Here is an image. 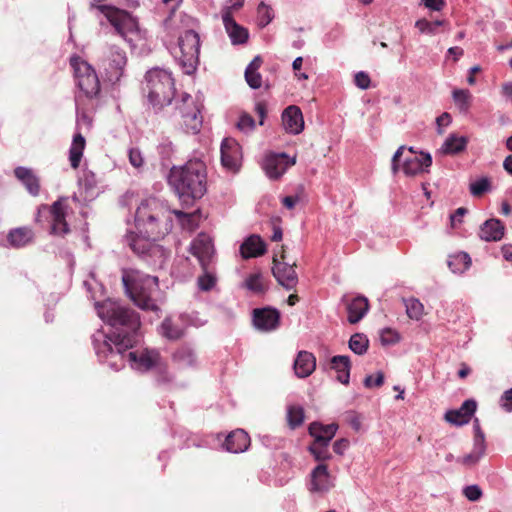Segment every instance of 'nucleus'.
Segmentation results:
<instances>
[{
	"instance_id": "1",
	"label": "nucleus",
	"mask_w": 512,
	"mask_h": 512,
	"mask_svg": "<svg viewBox=\"0 0 512 512\" xmlns=\"http://www.w3.org/2000/svg\"><path fill=\"white\" fill-rule=\"evenodd\" d=\"M173 214L179 220L190 218L185 212L172 211L167 204L156 197L141 201L135 212V226L139 234L128 232L124 242L143 262L153 269H161L170 256V251L156 240L168 235L173 227Z\"/></svg>"
},
{
	"instance_id": "2",
	"label": "nucleus",
	"mask_w": 512,
	"mask_h": 512,
	"mask_svg": "<svg viewBox=\"0 0 512 512\" xmlns=\"http://www.w3.org/2000/svg\"><path fill=\"white\" fill-rule=\"evenodd\" d=\"M95 309L98 316L113 328L111 335L102 331L93 334L95 353L100 362L119 371L124 367V352L140 341V316L130 307L111 299L96 302Z\"/></svg>"
},
{
	"instance_id": "3",
	"label": "nucleus",
	"mask_w": 512,
	"mask_h": 512,
	"mask_svg": "<svg viewBox=\"0 0 512 512\" xmlns=\"http://www.w3.org/2000/svg\"><path fill=\"white\" fill-rule=\"evenodd\" d=\"M168 183L183 203H193L202 198L207 191L205 163L199 159H193L183 166H173L168 175Z\"/></svg>"
},
{
	"instance_id": "4",
	"label": "nucleus",
	"mask_w": 512,
	"mask_h": 512,
	"mask_svg": "<svg viewBox=\"0 0 512 512\" xmlns=\"http://www.w3.org/2000/svg\"><path fill=\"white\" fill-rule=\"evenodd\" d=\"M122 282L128 297L142 310L158 311L153 295L158 289V278L138 270H125Z\"/></svg>"
},
{
	"instance_id": "5",
	"label": "nucleus",
	"mask_w": 512,
	"mask_h": 512,
	"mask_svg": "<svg viewBox=\"0 0 512 512\" xmlns=\"http://www.w3.org/2000/svg\"><path fill=\"white\" fill-rule=\"evenodd\" d=\"M142 91L155 112L161 111L171 104L175 95V83L171 72L158 67L150 69L145 75Z\"/></svg>"
},
{
	"instance_id": "6",
	"label": "nucleus",
	"mask_w": 512,
	"mask_h": 512,
	"mask_svg": "<svg viewBox=\"0 0 512 512\" xmlns=\"http://www.w3.org/2000/svg\"><path fill=\"white\" fill-rule=\"evenodd\" d=\"M91 9H95L100 15H103L114 28L116 34L128 42L131 41L129 35L136 34L139 30L137 19L125 10L110 5H96L94 3H91Z\"/></svg>"
},
{
	"instance_id": "7",
	"label": "nucleus",
	"mask_w": 512,
	"mask_h": 512,
	"mask_svg": "<svg viewBox=\"0 0 512 512\" xmlns=\"http://www.w3.org/2000/svg\"><path fill=\"white\" fill-rule=\"evenodd\" d=\"M179 53H175V59L185 74L195 72L199 63L200 37L194 30H186L178 39Z\"/></svg>"
},
{
	"instance_id": "8",
	"label": "nucleus",
	"mask_w": 512,
	"mask_h": 512,
	"mask_svg": "<svg viewBox=\"0 0 512 512\" xmlns=\"http://www.w3.org/2000/svg\"><path fill=\"white\" fill-rule=\"evenodd\" d=\"M173 117L179 121L186 133L197 134L201 130L203 119L200 108L188 93H183L176 101Z\"/></svg>"
},
{
	"instance_id": "9",
	"label": "nucleus",
	"mask_w": 512,
	"mask_h": 512,
	"mask_svg": "<svg viewBox=\"0 0 512 512\" xmlns=\"http://www.w3.org/2000/svg\"><path fill=\"white\" fill-rule=\"evenodd\" d=\"M76 84L86 97L92 98L100 91V82L93 67L78 56L70 58Z\"/></svg>"
},
{
	"instance_id": "10",
	"label": "nucleus",
	"mask_w": 512,
	"mask_h": 512,
	"mask_svg": "<svg viewBox=\"0 0 512 512\" xmlns=\"http://www.w3.org/2000/svg\"><path fill=\"white\" fill-rule=\"evenodd\" d=\"M129 362L132 369L146 372L156 368L161 363L160 353L156 349L144 348L141 350L124 352V364Z\"/></svg>"
},
{
	"instance_id": "11",
	"label": "nucleus",
	"mask_w": 512,
	"mask_h": 512,
	"mask_svg": "<svg viewBox=\"0 0 512 512\" xmlns=\"http://www.w3.org/2000/svg\"><path fill=\"white\" fill-rule=\"evenodd\" d=\"M295 163V156L291 158L284 152L271 153L264 159L263 169L269 179L277 180Z\"/></svg>"
},
{
	"instance_id": "12",
	"label": "nucleus",
	"mask_w": 512,
	"mask_h": 512,
	"mask_svg": "<svg viewBox=\"0 0 512 512\" xmlns=\"http://www.w3.org/2000/svg\"><path fill=\"white\" fill-rule=\"evenodd\" d=\"M190 251L195 256L203 270L210 265L214 255V245L211 237L205 233H200L191 242Z\"/></svg>"
},
{
	"instance_id": "13",
	"label": "nucleus",
	"mask_w": 512,
	"mask_h": 512,
	"mask_svg": "<svg viewBox=\"0 0 512 512\" xmlns=\"http://www.w3.org/2000/svg\"><path fill=\"white\" fill-rule=\"evenodd\" d=\"M280 323V313L276 308L264 307L253 311V324L264 332L275 330Z\"/></svg>"
},
{
	"instance_id": "14",
	"label": "nucleus",
	"mask_w": 512,
	"mask_h": 512,
	"mask_svg": "<svg viewBox=\"0 0 512 512\" xmlns=\"http://www.w3.org/2000/svg\"><path fill=\"white\" fill-rule=\"evenodd\" d=\"M272 274L277 282L286 290H292L298 283V276L293 265L273 260Z\"/></svg>"
},
{
	"instance_id": "15",
	"label": "nucleus",
	"mask_w": 512,
	"mask_h": 512,
	"mask_svg": "<svg viewBox=\"0 0 512 512\" xmlns=\"http://www.w3.org/2000/svg\"><path fill=\"white\" fill-rule=\"evenodd\" d=\"M284 130L292 135L300 134L304 129V119L301 109L296 105H290L284 109L281 115Z\"/></svg>"
},
{
	"instance_id": "16",
	"label": "nucleus",
	"mask_w": 512,
	"mask_h": 512,
	"mask_svg": "<svg viewBox=\"0 0 512 512\" xmlns=\"http://www.w3.org/2000/svg\"><path fill=\"white\" fill-rule=\"evenodd\" d=\"M222 20L225 30L233 45H241L247 42L249 34L246 28L240 26L233 18L230 9L222 10Z\"/></svg>"
},
{
	"instance_id": "17",
	"label": "nucleus",
	"mask_w": 512,
	"mask_h": 512,
	"mask_svg": "<svg viewBox=\"0 0 512 512\" xmlns=\"http://www.w3.org/2000/svg\"><path fill=\"white\" fill-rule=\"evenodd\" d=\"M65 198L55 201L50 207L49 212L52 217L51 234L64 236L70 229L66 222V207L63 204Z\"/></svg>"
},
{
	"instance_id": "18",
	"label": "nucleus",
	"mask_w": 512,
	"mask_h": 512,
	"mask_svg": "<svg viewBox=\"0 0 512 512\" xmlns=\"http://www.w3.org/2000/svg\"><path fill=\"white\" fill-rule=\"evenodd\" d=\"M309 490L311 492H327L332 486V480L326 464H318L310 474Z\"/></svg>"
},
{
	"instance_id": "19",
	"label": "nucleus",
	"mask_w": 512,
	"mask_h": 512,
	"mask_svg": "<svg viewBox=\"0 0 512 512\" xmlns=\"http://www.w3.org/2000/svg\"><path fill=\"white\" fill-rule=\"evenodd\" d=\"M432 164V157L430 153H421L418 155L406 156L403 164L402 171L406 176H415L429 168Z\"/></svg>"
},
{
	"instance_id": "20",
	"label": "nucleus",
	"mask_w": 512,
	"mask_h": 512,
	"mask_svg": "<svg viewBox=\"0 0 512 512\" xmlns=\"http://www.w3.org/2000/svg\"><path fill=\"white\" fill-rule=\"evenodd\" d=\"M476 408V401L473 399H467L462 403L459 409L447 411L445 419L447 422L456 426L465 425L470 421L472 415L476 411Z\"/></svg>"
},
{
	"instance_id": "21",
	"label": "nucleus",
	"mask_w": 512,
	"mask_h": 512,
	"mask_svg": "<svg viewBox=\"0 0 512 512\" xmlns=\"http://www.w3.org/2000/svg\"><path fill=\"white\" fill-rule=\"evenodd\" d=\"M240 146L233 138H225L221 143V162L229 170L238 167Z\"/></svg>"
},
{
	"instance_id": "22",
	"label": "nucleus",
	"mask_w": 512,
	"mask_h": 512,
	"mask_svg": "<svg viewBox=\"0 0 512 512\" xmlns=\"http://www.w3.org/2000/svg\"><path fill=\"white\" fill-rule=\"evenodd\" d=\"M127 63L126 53L119 47H109L108 68L110 80H119Z\"/></svg>"
},
{
	"instance_id": "23",
	"label": "nucleus",
	"mask_w": 512,
	"mask_h": 512,
	"mask_svg": "<svg viewBox=\"0 0 512 512\" xmlns=\"http://www.w3.org/2000/svg\"><path fill=\"white\" fill-rule=\"evenodd\" d=\"M14 175L24 185L30 195L34 197L39 195L40 180L32 169L18 166L14 169Z\"/></svg>"
},
{
	"instance_id": "24",
	"label": "nucleus",
	"mask_w": 512,
	"mask_h": 512,
	"mask_svg": "<svg viewBox=\"0 0 512 512\" xmlns=\"http://www.w3.org/2000/svg\"><path fill=\"white\" fill-rule=\"evenodd\" d=\"M224 448L231 453H242L250 445V437L243 429H236L227 435Z\"/></svg>"
},
{
	"instance_id": "25",
	"label": "nucleus",
	"mask_w": 512,
	"mask_h": 512,
	"mask_svg": "<svg viewBox=\"0 0 512 512\" xmlns=\"http://www.w3.org/2000/svg\"><path fill=\"white\" fill-rule=\"evenodd\" d=\"M504 230V225L499 219L491 218L480 226L479 237L486 242H497L503 238Z\"/></svg>"
},
{
	"instance_id": "26",
	"label": "nucleus",
	"mask_w": 512,
	"mask_h": 512,
	"mask_svg": "<svg viewBox=\"0 0 512 512\" xmlns=\"http://www.w3.org/2000/svg\"><path fill=\"white\" fill-rule=\"evenodd\" d=\"M295 375L299 378L310 376L316 368V358L308 351H300L293 364Z\"/></svg>"
},
{
	"instance_id": "27",
	"label": "nucleus",
	"mask_w": 512,
	"mask_h": 512,
	"mask_svg": "<svg viewBox=\"0 0 512 512\" xmlns=\"http://www.w3.org/2000/svg\"><path fill=\"white\" fill-rule=\"evenodd\" d=\"M266 252V244L259 235H250L240 246V254L244 259L256 258Z\"/></svg>"
},
{
	"instance_id": "28",
	"label": "nucleus",
	"mask_w": 512,
	"mask_h": 512,
	"mask_svg": "<svg viewBox=\"0 0 512 512\" xmlns=\"http://www.w3.org/2000/svg\"><path fill=\"white\" fill-rule=\"evenodd\" d=\"M348 321L351 324L358 323L368 312V299L364 296H357L346 303Z\"/></svg>"
},
{
	"instance_id": "29",
	"label": "nucleus",
	"mask_w": 512,
	"mask_h": 512,
	"mask_svg": "<svg viewBox=\"0 0 512 512\" xmlns=\"http://www.w3.org/2000/svg\"><path fill=\"white\" fill-rule=\"evenodd\" d=\"M34 233L28 227L11 229L7 234L9 246L15 249L23 248L33 242Z\"/></svg>"
},
{
	"instance_id": "30",
	"label": "nucleus",
	"mask_w": 512,
	"mask_h": 512,
	"mask_svg": "<svg viewBox=\"0 0 512 512\" xmlns=\"http://www.w3.org/2000/svg\"><path fill=\"white\" fill-rule=\"evenodd\" d=\"M338 430L335 423L324 425L320 422H312L309 425V434L314 438V442L330 443Z\"/></svg>"
},
{
	"instance_id": "31",
	"label": "nucleus",
	"mask_w": 512,
	"mask_h": 512,
	"mask_svg": "<svg viewBox=\"0 0 512 512\" xmlns=\"http://www.w3.org/2000/svg\"><path fill=\"white\" fill-rule=\"evenodd\" d=\"M331 369L337 373L336 379L344 384L348 385L350 381V370L351 361L347 355H336L331 358Z\"/></svg>"
},
{
	"instance_id": "32",
	"label": "nucleus",
	"mask_w": 512,
	"mask_h": 512,
	"mask_svg": "<svg viewBox=\"0 0 512 512\" xmlns=\"http://www.w3.org/2000/svg\"><path fill=\"white\" fill-rule=\"evenodd\" d=\"M86 141L84 136L78 132L73 136L72 143L69 148V162L73 169H77L80 165Z\"/></svg>"
},
{
	"instance_id": "33",
	"label": "nucleus",
	"mask_w": 512,
	"mask_h": 512,
	"mask_svg": "<svg viewBox=\"0 0 512 512\" xmlns=\"http://www.w3.org/2000/svg\"><path fill=\"white\" fill-rule=\"evenodd\" d=\"M173 360L180 367H194L197 362V356L192 347L182 345L174 352Z\"/></svg>"
},
{
	"instance_id": "34",
	"label": "nucleus",
	"mask_w": 512,
	"mask_h": 512,
	"mask_svg": "<svg viewBox=\"0 0 512 512\" xmlns=\"http://www.w3.org/2000/svg\"><path fill=\"white\" fill-rule=\"evenodd\" d=\"M485 453L486 442H483L482 437L479 436L477 441H474L473 450L464 457L457 458L456 461L465 466L471 467L476 465L480 461V459L485 455Z\"/></svg>"
},
{
	"instance_id": "35",
	"label": "nucleus",
	"mask_w": 512,
	"mask_h": 512,
	"mask_svg": "<svg viewBox=\"0 0 512 512\" xmlns=\"http://www.w3.org/2000/svg\"><path fill=\"white\" fill-rule=\"evenodd\" d=\"M261 64V57L256 56L245 69V80L252 89H258L262 85V76L258 72Z\"/></svg>"
},
{
	"instance_id": "36",
	"label": "nucleus",
	"mask_w": 512,
	"mask_h": 512,
	"mask_svg": "<svg viewBox=\"0 0 512 512\" xmlns=\"http://www.w3.org/2000/svg\"><path fill=\"white\" fill-rule=\"evenodd\" d=\"M468 139L465 136L451 134L446 138L441 146L443 154H457L465 150Z\"/></svg>"
},
{
	"instance_id": "37",
	"label": "nucleus",
	"mask_w": 512,
	"mask_h": 512,
	"mask_svg": "<svg viewBox=\"0 0 512 512\" xmlns=\"http://www.w3.org/2000/svg\"><path fill=\"white\" fill-rule=\"evenodd\" d=\"M242 287L257 295L265 293L268 289V285L261 272L250 274L242 283Z\"/></svg>"
},
{
	"instance_id": "38",
	"label": "nucleus",
	"mask_w": 512,
	"mask_h": 512,
	"mask_svg": "<svg viewBox=\"0 0 512 512\" xmlns=\"http://www.w3.org/2000/svg\"><path fill=\"white\" fill-rule=\"evenodd\" d=\"M471 257L466 252H458L450 255L447 261L448 267L453 273H463L471 266Z\"/></svg>"
},
{
	"instance_id": "39",
	"label": "nucleus",
	"mask_w": 512,
	"mask_h": 512,
	"mask_svg": "<svg viewBox=\"0 0 512 512\" xmlns=\"http://www.w3.org/2000/svg\"><path fill=\"white\" fill-rule=\"evenodd\" d=\"M159 333L168 340L176 341L184 336V329L166 317L159 327Z\"/></svg>"
},
{
	"instance_id": "40",
	"label": "nucleus",
	"mask_w": 512,
	"mask_h": 512,
	"mask_svg": "<svg viewBox=\"0 0 512 512\" xmlns=\"http://www.w3.org/2000/svg\"><path fill=\"white\" fill-rule=\"evenodd\" d=\"M455 105L462 114H467L471 106L472 95L467 89H455L452 92Z\"/></svg>"
},
{
	"instance_id": "41",
	"label": "nucleus",
	"mask_w": 512,
	"mask_h": 512,
	"mask_svg": "<svg viewBox=\"0 0 512 512\" xmlns=\"http://www.w3.org/2000/svg\"><path fill=\"white\" fill-rule=\"evenodd\" d=\"M348 345L355 354L364 355L369 347V339L363 333H355L350 337Z\"/></svg>"
},
{
	"instance_id": "42",
	"label": "nucleus",
	"mask_w": 512,
	"mask_h": 512,
	"mask_svg": "<svg viewBox=\"0 0 512 512\" xmlns=\"http://www.w3.org/2000/svg\"><path fill=\"white\" fill-rule=\"evenodd\" d=\"M329 443L324 442H313L308 447L309 452L313 455L315 460L323 462L331 459V453L328 450Z\"/></svg>"
},
{
	"instance_id": "43",
	"label": "nucleus",
	"mask_w": 512,
	"mask_h": 512,
	"mask_svg": "<svg viewBox=\"0 0 512 512\" xmlns=\"http://www.w3.org/2000/svg\"><path fill=\"white\" fill-rule=\"evenodd\" d=\"M287 421L290 428L299 427L304 421V409L298 405H292L287 410Z\"/></svg>"
},
{
	"instance_id": "44",
	"label": "nucleus",
	"mask_w": 512,
	"mask_h": 512,
	"mask_svg": "<svg viewBox=\"0 0 512 512\" xmlns=\"http://www.w3.org/2000/svg\"><path fill=\"white\" fill-rule=\"evenodd\" d=\"M203 271L204 273L198 277L197 283L201 291L208 292L215 287L217 278L216 275L209 270V266Z\"/></svg>"
},
{
	"instance_id": "45",
	"label": "nucleus",
	"mask_w": 512,
	"mask_h": 512,
	"mask_svg": "<svg viewBox=\"0 0 512 512\" xmlns=\"http://www.w3.org/2000/svg\"><path fill=\"white\" fill-rule=\"evenodd\" d=\"M406 313L409 318L419 320L423 315V304L416 298H409L404 300Z\"/></svg>"
},
{
	"instance_id": "46",
	"label": "nucleus",
	"mask_w": 512,
	"mask_h": 512,
	"mask_svg": "<svg viewBox=\"0 0 512 512\" xmlns=\"http://www.w3.org/2000/svg\"><path fill=\"white\" fill-rule=\"evenodd\" d=\"M469 190L474 197H480L491 190L490 180L487 177H482L472 182L469 186Z\"/></svg>"
},
{
	"instance_id": "47",
	"label": "nucleus",
	"mask_w": 512,
	"mask_h": 512,
	"mask_svg": "<svg viewBox=\"0 0 512 512\" xmlns=\"http://www.w3.org/2000/svg\"><path fill=\"white\" fill-rule=\"evenodd\" d=\"M258 24L261 27L267 26L274 18V13L271 7L261 2L257 8Z\"/></svg>"
},
{
	"instance_id": "48",
	"label": "nucleus",
	"mask_w": 512,
	"mask_h": 512,
	"mask_svg": "<svg viewBox=\"0 0 512 512\" xmlns=\"http://www.w3.org/2000/svg\"><path fill=\"white\" fill-rule=\"evenodd\" d=\"M256 127L255 120L253 117L247 113H243L240 115L239 120L237 122V128L244 132L249 133L253 131Z\"/></svg>"
},
{
	"instance_id": "49",
	"label": "nucleus",
	"mask_w": 512,
	"mask_h": 512,
	"mask_svg": "<svg viewBox=\"0 0 512 512\" xmlns=\"http://www.w3.org/2000/svg\"><path fill=\"white\" fill-rule=\"evenodd\" d=\"M155 369V379L159 385H168L172 382L173 376L168 372L166 365L160 363Z\"/></svg>"
},
{
	"instance_id": "50",
	"label": "nucleus",
	"mask_w": 512,
	"mask_h": 512,
	"mask_svg": "<svg viewBox=\"0 0 512 512\" xmlns=\"http://www.w3.org/2000/svg\"><path fill=\"white\" fill-rule=\"evenodd\" d=\"M380 341L384 346L393 345L399 341V335L395 330L385 328L381 331Z\"/></svg>"
},
{
	"instance_id": "51",
	"label": "nucleus",
	"mask_w": 512,
	"mask_h": 512,
	"mask_svg": "<svg viewBox=\"0 0 512 512\" xmlns=\"http://www.w3.org/2000/svg\"><path fill=\"white\" fill-rule=\"evenodd\" d=\"M463 494L468 500L475 502L482 497V490L476 484L469 485L463 489Z\"/></svg>"
},
{
	"instance_id": "52",
	"label": "nucleus",
	"mask_w": 512,
	"mask_h": 512,
	"mask_svg": "<svg viewBox=\"0 0 512 512\" xmlns=\"http://www.w3.org/2000/svg\"><path fill=\"white\" fill-rule=\"evenodd\" d=\"M354 83L358 88L366 90L370 87L371 79L368 73L359 71L355 74Z\"/></svg>"
},
{
	"instance_id": "53",
	"label": "nucleus",
	"mask_w": 512,
	"mask_h": 512,
	"mask_svg": "<svg viewBox=\"0 0 512 512\" xmlns=\"http://www.w3.org/2000/svg\"><path fill=\"white\" fill-rule=\"evenodd\" d=\"M363 383L366 388L380 387L384 383V374L379 371L375 378L373 375H367Z\"/></svg>"
},
{
	"instance_id": "54",
	"label": "nucleus",
	"mask_w": 512,
	"mask_h": 512,
	"mask_svg": "<svg viewBox=\"0 0 512 512\" xmlns=\"http://www.w3.org/2000/svg\"><path fill=\"white\" fill-rule=\"evenodd\" d=\"M415 27L420 31L422 34L427 35H435L437 34V31L434 29L431 21H428L426 19H419L415 22Z\"/></svg>"
},
{
	"instance_id": "55",
	"label": "nucleus",
	"mask_w": 512,
	"mask_h": 512,
	"mask_svg": "<svg viewBox=\"0 0 512 512\" xmlns=\"http://www.w3.org/2000/svg\"><path fill=\"white\" fill-rule=\"evenodd\" d=\"M129 162L132 166L139 168L143 165V156L138 148H131L128 152Z\"/></svg>"
},
{
	"instance_id": "56",
	"label": "nucleus",
	"mask_w": 512,
	"mask_h": 512,
	"mask_svg": "<svg viewBox=\"0 0 512 512\" xmlns=\"http://www.w3.org/2000/svg\"><path fill=\"white\" fill-rule=\"evenodd\" d=\"M501 407L507 411H512V388L506 390L500 398Z\"/></svg>"
},
{
	"instance_id": "57",
	"label": "nucleus",
	"mask_w": 512,
	"mask_h": 512,
	"mask_svg": "<svg viewBox=\"0 0 512 512\" xmlns=\"http://www.w3.org/2000/svg\"><path fill=\"white\" fill-rule=\"evenodd\" d=\"M157 150L162 158H169L173 152V144L171 141L165 140L158 145Z\"/></svg>"
},
{
	"instance_id": "58",
	"label": "nucleus",
	"mask_w": 512,
	"mask_h": 512,
	"mask_svg": "<svg viewBox=\"0 0 512 512\" xmlns=\"http://www.w3.org/2000/svg\"><path fill=\"white\" fill-rule=\"evenodd\" d=\"M350 442L346 438L338 439L333 444V451L338 455H343L348 449Z\"/></svg>"
},
{
	"instance_id": "59",
	"label": "nucleus",
	"mask_w": 512,
	"mask_h": 512,
	"mask_svg": "<svg viewBox=\"0 0 512 512\" xmlns=\"http://www.w3.org/2000/svg\"><path fill=\"white\" fill-rule=\"evenodd\" d=\"M406 149L405 146H400L396 152L394 153L393 157H392V161H391V170L393 172V174H396L399 169H400V164H399V161H400V157L401 155L403 154V151Z\"/></svg>"
},
{
	"instance_id": "60",
	"label": "nucleus",
	"mask_w": 512,
	"mask_h": 512,
	"mask_svg": "<svg viewBox=\"0 0 512 512\" xmlns=\"http://www.w3.org/2000/svg\"><path fill=\"white\" fill-rule=\"evenodd\" d=\"M421 2L432 11H441L446 5L444 0H421Z\"/></svg>"
},
{
	"instance_id": "61",
	"label": "nucleus",
	"mask_w": 512,
	"mask_h": 512,
	"mask_svg": "<svg viewBox=\"0 0 512 512\" xmlns=\"http://www.w3.org/2000/svg\"><path fill=\"white\" fill-rule=\"evenodd\" d=\"M347 421L355 431H359L361 429V418L356 412H349L347 415Z\"/></svg>"
},
{
	"instance_id": "62",
	"label": "nucleus",
	"mask_w": 512,
	"mask_h": 512,
	"mask_svg": "<svg viewBox=\"0 0 512 512\" xmlns=\"http://www.w3.org/2000/svg\"><path fill=\"white\" fill-rule=\"evenodd\" d=\"M468 212L464 207H459L450 216L451 224L454 226L456 223H461L463 216Z\"/></svg>"
},
{
	"instance_id": "63",
	"label": "nucleus",
	"mask_w": 512,
	"mask_h": 512,
	"mask_svg": "<svg viewBox=\"0 0 512 512\" xmlns=\"http://www.w3.org/2000/svg\"><path fill=\"white\" fill-rule=\"evenodd\" d=\"M255 112L260 117L259 124L263 125L264 124V119L266 117V112H267L265 103L257 102L256 105H255Z\"/></svg>"
},
{
	"instance_id": "64",
	"label": "nucleus",
	"mask_w": 512,
	"mask_h": 512,
	"mask_svg": "<svg viewBox=\"0 0 512 512\" xmlns=\"http://www.w3.org/2000/svg\"><path fill=\"white\" fill-rule=\"evenodd\" d=\"M503 258L507 261H512V245L506 244L501 248Z\"/></svg>"
}]
</instances>
